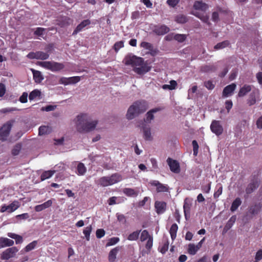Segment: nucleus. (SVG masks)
I'll return each instance as SVG.
<instances>
[{
	"instance_id": "61",
	"label": "nucleus",
	"mask_w": 262,
	"mask_h": 262,
	"mask_svg": "<svg viewBox=\"0 0 262 262\" xmlns=\"http://www.w3.org/2000/svg\"><path fill=\"white\" fill-rule=\"evenodd\" d=\"M96 236L97 238H100L103 237L105 234V231L103 229H99L96 231Z\"/></svg>"
},
{
	"instance_id": "10",
	"label": "nucleus",
	"mask_w": 262,
	"mask_h": 262,
	"mask_svg": "<svg viewBox=\"0 0 262 262\" xmlns=\"http://www.w3.org/2000/svg\"><path fill=\"white\" fill-rule=\"evenodd\" d=\"M18 250L15 247L9 248L3 252L1 257L3 259H8L14 256Z\"/></svg>"
},
{
	"instance_id": "62",
	"label": "nucleus",
	"mask_w": 262,
	"mask_h": 262,
	"mask_svg": "<svg viewBox=\"0 0 262 262\" xmlns=\"http://www.w3.org/2000/svg\"><path fill=\"white\" fill-rule=\"evenodd\" d=\"M16 219L18 220H26L29 217V215L27 213L17 215L15 216Z\"/></svg>"
},
{
	"instance_id": "20",
	"label": "nucleus",
	"mask_w": 262,
	"mask_h": 262,
	"mask_svg": "<svg viewBox=\"0 0 262 262\" xmlns=\"http://www.w3.org/2000/svg\"><path fill=\"white\" fill-rule=\"evenodd\" d=\"M156 211L158 214L164 213L166 210V204L164 202L156 201L155 204Z\"/></svg>"
},
{
	"instance_id": "31",
	"label": "nucleus",
	"mask_w": 262,
	"mask_h": 262,
	"mask_svg": "<svg viewBox=\"0 0 262 262\" xmlns=\"http://www.w3.org/2000/svg\"><path fill=\"white\" fill-rule=\"evenodd\" d=\"M119 250L118 248H115L111 250L108 255V260L110 261L113 262L115 260Z\"/></svg>"
},
{
	"instance_id": "12",
	"label": "nucleus",
	"mask_w": 262,
	"mask_h": 262,
	"mask_svg": "<svg viewBox=\"0 0 262 262\" xmlns=\"http://www.w3.org/2000/svg\"><path fill=\"white\" fill-rule=\"evenodd\" d=\"M193 8L196 10L205 12L208 9V5L202 1H196L193 4Z\"/></svg>"
},
{
	"instance_id": "33",
	"label": "nucleus",
	"mask_w": 262,
	"mask_h": 262,
	"mask_svg": "<svg viewBox=\"0 0 262 262\" xmlns=\"http://www.w3.org/2000/svg\"><path fill=\"white\" fill-rule=\"evenodd\" d=\"M123 192L129 196L135 197L136 196L138 192L132 188H126L123 189Z\"/></svg>"
},
{
	"instance_id": "48",
	"label": "nucleus",
	"mask_w": 262,
	"mask_h": 262,
	"mask_svg": "<svg viewBox=\"0 0 262 262\" xmlns=\"http://www.w3.org/2000/svg\"><path fill=\"white\" fill-rule=\"evenodd\" d=\"M92 227L91 226H89L86 227L84 230H83V234L85 235V238L87 241L90 240V234L92 231Z\"/></svg>"
},
{
	"instance_id": "27",
	"label": "nucleus",
	"mask_w": 262,
	"mask_h": 262,
	"mask_svg": "<svg viewBox=\"0 0 262 262\" xmlns=\"http://www.w3.org/2000/svg\"><path fill=\"white\" fill-rule=\"evenodd\" d=\"M108 177L112 185L118 183L122 180V176L119 173H114Z\"/></svg>"
},
{
	"instance_id": "51",
	"label": "nucleus",
	"mask_w": 262,
	"mask_h": 262,
	"mask_svg": "<svg viewBox=\"0 0 262 262\" xmlns=\"http://www.w3.org/2000/svg\"><path fill=\"white\" fill-rule=\"evenodd\" d=\"M217 190L214 193L215 198H218L222 193L223 187L221 184H218L216 186Z\"/></svg>"
},
{
	"instance_id": "19",
	"label": "nucleus",
	"mask_w": 262,
	"mask_h": 262,
	"mask_svg": "<svg viewBox=\"0 0 262 262\" xmlns=\"http://www.w3.org/2000/svg\"><path fill=\"white\" fill-rule=\"evenodd\" d=\"M252 90V86L249 84H244L239 90L238 96L243 97L246 96Z\"/></svg>"
},
{
	"instance_id": "7",
	"label": "nucleus",
	"mask_w": 262,
	"mask_h": 262,
	"mask_svg": "<svg viewBox=\"0 0 262 262\" xmlns=\"http://www.w3.org/2000/svg\"><path fill=\"white\" fill-rule=\"evenodd\" d=\"M20 203L18 201H14L9 205H3L1 209V212L7 211L9 213L12 212L19 208Z\"/></svg>"
},
{
	"instance_id": "55",
	"label": "nucleus",
	"mask_w": 262,
	"mask_h": 262,
	"mask_svg": "<svg viewBox=\"0 0 262 262\" xmlns=\"http://www.w3.org/2000/svg\"><path fill=\"white\" fill-rule=\"evenodd\" d=\"M147 240V241L145 245V247L149 252L152 247L153 237H149V238Z\"/></svg>"
},
{
	"instance_id": "2",
	"label": "nucleus",
	"mask_w": 262,
	"mask_h": 262,
	"mask_svg": "<svg viewBox=\"0 0 262 262\" xmlns=\"http://www.w3.org/2000/svg\"><path fill=\"white\" fill-rule=\"evenodd\" d=\"M88 115L86 114H81L77 115L73 120V123L77 132L84 133V128L86 126V123Z\"/></svg>"
},
{
	"instance_id": "24",
	"label": "nucleus",
	"mask_w": 262,
	"mask_h": 262,
	"mask_svg": "<svg viewBox=\"0 0 262 262\" xmlns=\"http://www.w3.org/2000/svg\"><path fill=\"white\" fill-rule=\"evenodd\" d=\"M159 110V108H155L148 112L146 115L145 121L147 123H150L151 121L154 119V113L158 112Z\"/></svg>"
},
{
	"instance_id": "29",
	"label": "nucleus",
	"mask_w": 262,
	"mask_h": 262,
	"mask_svg": "<svg viewBox=\"0 0 262 262\" xmlns=\"http://www.w3.org/2000/svg\"><path fill=\"white\" fill-rule=\"evenodd\" d=\"M52 129L49 126H41L39 128V135H48L51 133Z\"/></svg>"
},
{
	"instance_id": "60",
	"label": "nucleus",
	"mask_w": 262,
	"mask_h": 262,
	"mask_svg": "<svg viewBox=\"0 0 262 262\" xmlns=\"http://www.w3.org/2000/svg\"><path fill=\"white\" fill-rule=\"evenodd\" d=\"M124 44L122 41H118L114 45V49L117 52L120 49L123 47Z\"/></svg>"
},
{
	"instance_id": "21",
	"label": "nucleus",
	"mask_w": 262,
	"mask_h": 262,
	"mask_svg": "<svg viewBox=\"0 0 262 262\" xmlns=\"http://www.w3.org/2000/svg\"><path fill=\"white\" fill-rule=\"evenodd\" d=\"M259 186V181L255 180L251 182L247 187L246 192L247 194L251 193Z\"/></svg>"
},
{
	"instance_id": "4",
	"label": "nucleus",
	"mask_w": 262,
	"mask_h": 262,
	"mask_svg": "<svg viewBox=\"0 0 262 262\" xmlns=\"http://www.w3.org/2000/svg\"><path fill=\"white\" fill-rule=\"evenodd\" d=\"M13 124L12 121H9L5 123L0 128V140L6 141L10 134Z\"/></svg>"
},
{
	"instance_id": "34",
	"label": "nucleus",
	"mask_w": 262,
	"mask_h": 262,
	"mask_svg": "<svg viewBox=\"0 0 262 262\" xmlns=\"http://www.w3.org/2000/svg\"><path fill=\"white\" fill-rule=\"evenodd\" d=\"M143 136L146 140H151L152 138L151 134L150 128L149 127H144Z\"/></svg>"
},
{
	"instance_id": "52",
	"label": "nucleus",
	"mask_w": 262,
	"mask_h": 262,
	"mask_svg": "<svg viewBox=\"0 0 262 262\" xmlns=\"http://www.w3.org/2000/svg\"><path fill=\"white\" fill-rule=\"evenodd\" d=\"M192 144L193 146V155L196 156L198 153L199 145L195 140H193Z\"/></svg>"
},
{
	"instance_id": "35",
	"label": "nucleus",
	"mask_w": 262,
	"mask_h": 262,
	"mask_svg": "<svg viewBox=\"0 0 262 262\" xmlns=\"http://www.w3.org/2000/svg\"><path fill=\"white\" fill-rule=\"evenodd\" d=\"M199 249L200 248L197 245L193 244H189L188 245V251L191 255H194Z\"/></svg>"
},
{
	"instance_id": "43",
	"label": "nucleus",
	"mask_w": 262,
	"mask_h": 262,
	"mask_svg": "<svg viewBox=\"0 0 262 262\" xmlns=\"http://www.w3.org/2000/svg\"><path fill=\"white\" fill-rule=\"evenodd\" d=\"M174 20L178 23L183 24L187 21L188 19L186 16L183 14H179L175 17Z\"/></svg>"
},
{
	"instance_id": "54",
	"label": "nucleus",
	"mask_w": 262,
	"mask_h": 262,
	"mask_svg": "<svg viewBox=\"0 0 262 262\" xmlns=\"http://www.w3.org/2000/svg\"><path fill=\"white\" fill-rule=\"evenodd\" d=\"M80 80V77L79 76H74L69 77V84H75L77 83Z\"/></svg>"
},
{
	"instance_id": "41",
	"label": "nucleus",
	"mask_w": 262,
	"mask_h": 262,
	"mask_svg": "<svg viewBox=\"0 0 262 262\" xmlns=\"http://www.w3.org/2000/svg\"><path fill=\"white\" fill-rule=\"evenodd\" d=\"M141 230H137L128 235L127 239L129 241H136L139 238Z\"/></svg>"
},
{
	"instance_id": "38",
	"label": "nucleus",
	"mask_w": 262,
	"mask_h": 262,
	"mask_svg": "<svg viewBox=\"0 0 262 262\" xmlns=\"http://www.w3.org/2000/svg\"><path fill=\"white\" fill-rule=\"evenodd\" d=\"M41 92L40 91H39L38 90H34L30 93L29 96V99L30 100H32L37 98H39Z\"/></svg>"
},
{
	"instance_id": "45",
	"label": "nucleus",
	"mask_w": 262,
	"mask_h": 262,
	"mask_svg": "<svg viewBox=\"0 0 262 262\" xmlns=\"http://www.w3.org/2000/svg\"><path fill=\"white\" fill-rule=\"evenodd\" d=\"M229 45V42L227 40L224 41L223 42L218 43L216 45L214 48L215 50H220L222 49Z\"/></svg>"
},
{
	"instance_id": "56",
	"label": "nucleus",
	"mask_w": 262,
	"mask_h": 262,
	"mask_svg": "<svg viewBox=\"0 0 262 262\" xmlns=\"http://www.w3.org/2000/svg\"><path fill=\"white\" fill-rule=\"evenodd\" d=\"M204 86L208 90H212L214 88V84L211 80H208L204 82Z\"/></svg>"
},
{
	"instance_id": "18",
	"label": "nucleus",
	"mask_w": 262,
	"mask_h": 262,
	"mask_svg": "<svg viewBox=\"0 0 262 262\" xmlns=\"http://www.w3.org/2000/svg\"><path fill=\"white\" fill-rule=\"evenodd\" d=\"M53 204L52 200H49L47 202L38 205H36L34 209L36 212H40L51 207Z\"/></svg>"
},
{
	"instance_id": "50",
	"label": "nucleus",
	"mask_w": 262,
	"mask_h": 262,
	"mask_svg": "<svg viewBox=\"0 0 262 262\" xmlns=\"http://www.w3.org/2000/svg\"><path fill=\"white\" fill-rule=\"evenodd\" d=\"M141 47L149 50L150 52H152L153 51V46L152 45L147 42H142L141 43Z\"/></svg>"
},
{
	"instance_id": "5",
	"label": "nucleus",
	"mask_w": 262,
	"mask_h": 262,
	"mask_svg": "<svg viewBox=\"0 0 262 262\" xmlns=\"http://www.w3.org/2000/svg\"><path fill=\"white\" fill-rule=\"evenodd\" d=\"M143 63V60L142 58L137 57L135 56H127L125 58V63L126 65H131L134 69L140 66Z\"/></svg>"
},
{
	"instance_id": "63",
	"label": "nucleus",
	"mask_w": 262,
	"mask_h": 262,
	"mask_svg": "<svg viewBox=\"0 0 262 262\" xmlns=\"http://www.w3.org/2000/svg\"><path fill=\"white\" fill-rule=\"evenodd\" d=\"M28 94L26 92L23 93L22 95L19 98V101L21 103H26L27 102Z\"/></svg>"
},
{
	"instance_id": "42",
	"label": "nucleus",
	"mask_w": 262,
	"mask_h": 262,
	"mask_svg": "<svg viewBox=\"0 0 262 262\" xmlns=\"http://www.w3.org/2000/svg\"><path fill=\"white\" fill-rule=\"evenodd\" d=\"M178 229V227L176 224L172 225L170 229V234L172 239H174L176 237Z\"/></svg>"
},
{
	"instance_id": "15",
	"label": "nucleus",
	"mask_w": 262,
	"mask_h": 262,
	"mask_svg": "<svg viewBox=\"0 0 262 262\" xmlns=\"http://www.w3.org/2000/svg\"><path fill=\"white\" fill-rule=\"evenodd\" d=\"M150 183L151 185L157 187V192H166L168 191V187L166 185L160 183L158 181H151Z\"/></svg>"
},
{
	"instance_id": "57",
	"label": "nucleus",
	"mask_w": 262,
	"mask_h": 262,
	"mask_svg": "<svg viewBox=\"0 0 262 262\" xmlns=\"http://www.w3.org/2000/svg\"><path fill=\"white\" fill-rule=\"evenodd\" d=\"M119 241V238L118 237H113L109 239L108 243L106 244V246H110L114 245L117 244Z\"/></svg>"
},
{
	"instance_id": "14",
	"label": "nucleus",
	"mask_w": 262,
	"mask_h": 262,
	"mask_svg": "<svg viewBox=\"0 0 262 262\" xmlns=\"http://www.w3.org/2000/svg\"><path fill=\"white\" fill-rule=\"evenodd\" d=\"M259 95V91L258 90L252 91L249 96L247 100V104L249 106H252L256 103V96Z\"/></svg>"
},
{
	"instance_id": "26",
	"label": "nucleus",
	"mask_w": 262,
	"mask_h": 262,
	"mask_svg": "<svg viewBox=\"0 0 262 262\" xmlns=\"http://www.w3.org/2000/svg\"><path fill=\"white\" fill-rule=\"evenodd\" d=\"M14 242L12 239L5 237H1L0 238V247L11 246H12Z\"/></svg>"
},
{
	"instance_id": "59",
	"label": "nucleus",
	"mask_w": 262,
	"mask_h": 262,
	"mask_svg": "<svg viewBox=\"0 0 262 262\" xmlns=\"http://www.w3.org/2000/svg\"><path fill=\"white\" fill-rule=\"evenodd\" d=\"M56 108V106L49 105L45 107H42L41 110L42 111L50 112L54 111Z\"/></svg>"
},
{
	"instance_id": "37",
	"label": "nucleus",
	"mask_w": 262,
	"mask_h": 262,
	"mask_svg": "<svg viewBox=\"0 0 262 262\" xmlns=\"http://www.w3.org/2000/svg\"><path fill=\"white\" fill-rule=\"evenodd\" d=\"M241 203L242 201L239 198H237L235 199V200L232 203L231 207L230 208L231 211L232 212L235 211L241 205Z\"/></svg>"
},
{
	"instance_id": "23",
	"label": "nucleus",
	"mask_w": 262,
	"mask_h": 262,
	"mask_svg": "<svg viewBox=\"0 0 262 262\" xmlns=\"http://www.w3.org/2000/svg\"><path fill=\"white\" fill-rule=\"evenodd\" d=\"M97 184L102 187H106L112 185L108 176L101 177L97 180Z\"/></svg>"
},
{
	"instance_id": "8",
	"label": "nucleus",
	"mask_w": 262,
	"mask_h": 262,
	"mask_svg": "<svg viewBox=\"0 0 262 262\" xmlns=\"http://www.w3.org/2000/svg\"><path fill=\"white\" fill-rule=\"evenodd\" d=\"M211 131L216 135H221L223 131V128L219 121L213 120L210 125Z\"/></svg>"
},
{
	"instance_id": "46",
	"label": "nucleus",
	"mask_w": 262,
	"mask_h": 262,
	"mask_svg": "<svg viewBox=\"0 0 262 262\" xmlns=\"http://www.w3.org/2000/svg\"><path fill=\"white\" fill-rule=\"evenodd\" d=\"M216 68L213 65H206L202 68V71L205 72H209L215 71Z\"/></svg>"
},
{
	"instance_id": "32",
	"label": "nucleus",
	"mask_w": 262,
	"mask_h": 262,
	"mask_svg": "<svg viewBox=\"0 0 262 262\" xmlns=\"http://www.w3.org/2000/svg\"><path fill=\"white\" fill-rule=\"evenodd\" d=\"M261 206L260 204H255L250 208L249 212L253 215L258 214L261 209Z\"/></svg>"
},
{
	"instance_id": "36",
	"label": "nucleus",
	"mask_w": 262,
	"mask_h": 262,
	"mask_svg": "<svg viewBox=\"0 0 262 262\" xmlns=\"http://www.w3.org/2000/svg\"><path fill=\"white\" fill-rule=\"evenodd\" d=\"M77 174L80 176H83L86 171V168L82 163H79L77 165Z\"/></svg>"
},
{
	"instance_id": "17",
	"label": "nucleus",
	"mask_w": 262,
	"mask_h": 262,
	"mask_svg": "<svg viewBox=\"0 0 262 262\" xmlns=\"http://www.w3.org/2000/svg\"><path fill=\"white\" fill-rule=\"evenodd\" d=\"M169 28L166 25H161L155 27L154 32L159 35H164L169 31Z\"/></svg>"
},
{
	"instance_id": "44",
	"label": "nucleus",
	"mask_w": 262,
	"mask_h": 262,
	"mask_svg": "<svg viewBox=\"0 0 262 262\" xmlns=\"http://www.w3.org/2000/svg\"><path fill=\"white\" fill-rule=\"evenodd\" d=\"M152 237V236H151L149 234L147 230H144L141 232V236H140V241L141 242H144L145 241L148 239L149 238V237Z\"/></svg>"
},
{
	"instance_id": "22",
	"label": "nucleus",
	"mask_w": 262,
	"mask_h": 262,
	"mask_svg": "<svg viewBox=\"0 0 262 262\" xmlns=\"http://www.w3.org/2000/svg\"><path fill=\"white\" fill-rule=\"evenodd\" d=\"M192 14L201 19L203 22L209 25H210V23L209 22V16L207 15L204 13H201L198 11L193 12Z\"/></svg>"
},
{
	"instance_id": "47",
	"label": "nucleus",
	"mask_w": 262,
	"mask_h": 262,
	"mask_svg": "<svg viewBox=\"0 0 262 262\" xmlns=\"http://www.w3.org/2000/svg\"><path fill=\"white\" fill-rule=\"evenodd\" d=\"M173 38L179 42H182L186 38V36L185 34H175Z\"/></svg>"
},
{
	"instance_id": "30",
	"label": "nucleus",
	"mask_w": 262,
	"mask_h": 262,
	"mask_svg": "<svg viewBox=\"0 0 262 262\" xmlns=\"http://www.w3.org/2000/svg\"><path fill=\"white\" fill-rule=\"evenodd\" d=\"M32 71L35 81L37 83H40L43 79L41 72L34 70H32Z\"/></svg>"
},
{
	"instance_id": "64",
	"label": "nucleus",
	"mask_w": 262,
	"mask_h": 262,
	"mask_svg": "<svg viewBox=\"0 0 262 262\" xmlns=\"http://www.w3.org/2000/svg\"><path fill=\"white\" fill-rule=\"evenodd\" d=\"M256 124L258 128L262 129V116L257 120Z\"/></svg>"
},
{
	"instance_id": "58",
	"label": "nucleus",
	"mask_w": 262,
	"mask_h": 262,
	"mask_svg": "<svg viewBox=\"0 0 262 262\" xmlns=\"http://www.w3.org/2000/svg\"><path fill=\"white\" fill-rule=\"evenodd\" d=\"M180 0H167V4L170 7L174 8L179 3Z\"/></svg>"
},
{
	"instance_id": "1",
	"label": "nucleus",
	"mask_w": 262,
	"mask_h": 262,
	"mask_svg": "<svg viewBox=\"0 0 262 262\" xmlns=\"http://www.w3.org/2000/svg\"><path fill=\"white\" fill-rule=\"evenodd\" d=\"M147 109V106L145 101H136L128 108L126 117L128 120L133 119L139 114L145 112Z\"/></svg>"
},
{
	"instance_id": "13",
	"label": "nucleus",
	"mask_w": 262,
	"mask_h": 262,
	"mask_svg": "<svg viewBox=\"0 0 262 262\" xmlns=\"http://www.w3.org/2000/svg\"><path fill=\"white\" fill-rule=\"evenodd\" d=\"M236 85L235 83H232L226 86L223 90V96L224 97H227L231 96L236 89Z\"/></svg>"
},
{
	"instance_id": "40",
	"label": "nucleus",
	"mask_w": 262,
	"mask_h": 262,
	"mask_svg": "<svg viewBox=\"0 0 262 262\" xmlns=\"http://www.w3.org/2000/svg\"><path fill=\"white\" fill-rule=\"evenodd\" d=\"M236 220V216L235 215L232 216L225 225V229L226 230H229L230 229L235 223Z\"/></svg>"
},
{
	"instance_id": "28",
	"label": "nucleus",
	"mask_w": 262,
	"mask_h": 262,
	"mask_svg": "<svg viewBox=\"0 0 262 262\" xmlns=\"http://www.w3.org/2000/svg\"><path fill=\"white\" fill-rule=\"evenodd\" d=\"M55 170H47L42 172L40 176V180L43 181L46 179H49L55 173Z\"/></svg>"
},
{
	"instance_id": "9",
	"label": "nucleus",
	"mask_w": 262,
	"mask_h": 262,
	"mask_svg": "<svg viewBox=\"0 0 262 262\" xmlns=\"http://www.w3.org/2000/svg\"><path fill=\"white\" fill-rule=\"evenodd\" d=\"M167 162L169 166L170 170L174 173H179L180 171V165L179 162L170 158L167 159Z\"/></svg>"
},
{
	"instance_id": "16",
	"label": "nucleus",
	"mask_w": 262,
	"mask_h": 262,
	"mask_svg": "<svg viewBox=\"0 0 262 262\" xmlns=\"http://www.w3.org/2000/svg\"><path fill=\"white\" fill-rule=\"evenodd\" d=\"M150 70V68L144 63H142L140 66L138 67H136V68L134 69L135 72L137 73L139 75H143L148 72Z\"/></svg>"
},
{
	"instance_id": "6",
	"label": "nucleus",
	"mask_w": 262,
	"mask_h": 262,
	"mask_svg": "<svg viewBox=\"0 0 262 262\" xmlns=\"http://www.w3.org/2000/svg\"><path fill=\"white\" fill-rule=\"evenodd\" d=\"M27 57L30 59H36L40 60L47 59L49 57V54L41 51L36 52H30L27 55Z\"/></svg>"
},
{
	"instance_id": "49",
	"label": "nucleus",
	"mask_w": 262,
	"mask_h": 262,
	"mask_svg": "<svg viewBox=\"0 0 262 262\" xmlns=\"http://www.w3.org/2000/svg\"><path fill=\"white\" fill-rule=\"evenodd\" d=\"M37 244V242L34 241L31 243L29 244L26 247L25 250L26 252H29L33 249H34Z\"/></svg>"
},
{
	"instance_id": "53",
	"label": "nucleus",
	"mask_w": 262,
	"mask_h": 262,
	"mask_svg": "<svg viewBox=\"0 0 262 262\" xmlns=\"http://www.w3.org/2000/svg\"><path fill=\"white\" fill-rule=\"evenodd\" d=\"M21 149V146L19 144L16 145L12 150V154L14 156L18 155Z\"/></svg>"
},
{
	"instance_id": "25",
	"label": "nucleus",
	"mask_w": 262,
	"mask_h": 262,
	"mask_svg": "<svg viewBox=\"0 0 262 262\" xmlns=\"http://www.w3.org/2000/svg\"><path fill=\"white\" fill-rule=\"evenodd\" d=\"M90 21L89 19L84 20L79 25L77 26L75 30L73 32V35L76 34L78 32L81 31L85 27L90 24Z\"/></svg>"
},
{
	"instance_id": "3",
	"label": "nucleus",
	"mask_w": 262,
	"mask_h": 262,
	"mask_svg": "<svg viewBox=\"0 0 262 262\" xmlns=\"http://www.w3.org/2000/svg\"><path fill=\"white\" fill-rule=\"evenodd\" d=\"M37 64L52 72L58 71L64 68L62 63L55 61H38Z\"/></svg>"
},
{
	"instance_id": "11",
	"label": "nucleus",
	"mask_w": 262,
	"mask_h": 262,
	"mask_svg": "<svg viewBox=\"0 0 262 262\" xmlns=\"http://www.w3.org/2000/svg\"><path fill=\"white\" fill-rule=\"evenodd\" d=\"M98 121L96 120H92L90 116L88 115V118L86 123V126L84 128V132H88L95 129Z\"/></svg>"
},
{
	"instance_id": "39",
	"label": "nucleus",
	"mask_w": 262,
	"mask_h": 262,
	"mask_svg": "<svg viewBox=\"0 0 262 262\" xmlns=\"http://www.w3.org/2000/svg\"><path fill=\"white\" fill-rule=\"evenodd\" d=\"M8 236L12 238L15 239V242L16 244H20L23 242V238L21 236L16 234L13 233H8Z\"/></svg>"
}]
</instances>
